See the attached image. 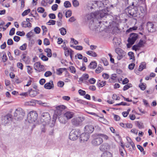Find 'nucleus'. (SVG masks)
I'll return each mask as SVG.
<instances>
[{
	"label": "nucleus",
	"instance_id": "cd10ccee",
	"mask_svg": "<svg viewBox=\"0 0 157 157\" xmlns=\"http://www.w3.org/2000/svg\"><path fill=\"white\" fill-rule=\"evenodd\" d=\"M61 34L62 35H64L67 33L66 29L64 28H62L59 29Z\"/></svg>",
	"mask_w": 157,
	"mask_h": 157
},
{
	"label": "nucleus",
	"instance_id": "bb28decb",
	"mask_svg": "<svg viewBox=\"0 0 157 157\" xmlns=\"http://www.w3.org/2000/svg\"><path fill=\"white\" fill-rule=\"evenodd\" d=\"M66 107L65 106L63 105H61L60 106H58L56 107L57 109L59 111V112L60 113L61 111H62L64 109L66 108Z\"/></svg>",
	"mask_w": 157,
	"mask_h": 157
},
{
	"label": "nucleus",
	"instance_id": "0e129e2a",
	"mask_svg": "<svg viewBox=\"0 0 157 157\" xmlns=\"http://www.w3.org/2000/svg\"><path fill=\"white\" fill-rule=\"evenodd\" d=\"M15 30V29L14 28H12L10 31L9 35L10 36L13 35L14 34Z\"/></svg>",
	"mask_w": 157,
	"mask_h": 157
},
{
	"label": "nucleus",
	"instance_id": "412c9836",
	"mask_svg": "<svg viewBox=\"0 0 157 157\" xmlns=\"http://www.w3.org/2000/svg\"><path fill=\"white\" fill-rule=\"evenodd\" d=\"M87 55L93 57H96L97 56V54L96 52L91 51H89L86 52Z\"/></svg>",
	"mask_w": 157,
	"mask_h": 157
},
{
	"label": "nucleus",
	"instance_id": "7c9ffc66",
	"mask_svg": "<svg viewBox=\"0 0 157 157\" xmlns=\"http://www.w3.org/2000/svg\"><path fill=\"white\" fill-rule=\"evenodd\" d=\"M115 52L117 54H122V53L124 52V51L119 48H116L115 50Z\"/></svg>",
	"mask_w": 157,
	"mask_h": 157
},
{
	"label": "nucleus",
	"instance_id": "79ce46f5",
	"mask_svg": "<svg viewBox=\"0 0 157 157\" xmlns=\"http://www.w3.org/2000/svg\"><path fill=\"white\" fill-rule=\"evenodd\" d=\"M125 52L122 53V54H118V56H117V59L118 60H120L122 59L123 56H124Z\"/></svg>",
	"mask_w": 157,
	"mask_h": 157
},
{
	"label": "nucleus",
	"instance_id": "1a4fd4ad",
	"mask_svg": "<svg viewBox=\"0 0 157 157\" xmlns=\"http://www.w3.org/2000/svg\"><path fill=\"white\" fill-rule=\"evenodd\" d=\"M102 11H97L94 13H90V16L92 18H99L103 17L105 15V13L102 14Z\"/></svg>",
	"mask_w": 157,
	"mask_h": 157
},
{
	"label": "nucleus",
	"instance_id": "4c0bfd02",
	"mask_svg": "<svg viewBox=\"0 0 157 157\" xmlns=\"http://www.w3.org/2000/svg\"><path fill=\"white\" fill-rule=\"evenodd\" d=\"M72 3L73 6L75 7H78L79 6V2L76 0H73L72 1Z\"/></svg>",
	"mask_w": 157,
	"mask_h": 157
},
{
	"label": "nucleus",
	"instance_id": "0eeeda50",
	"mask_svg": "<svg viewBox=\"0 0 157 157\" xmlns=\"http://www.w3.org/2000/svg\"><path fill=\"white\" fill-rule=\"evenodd\" d=\"M84 119V118L81 117L74 118L71 120V123L73 125L77 126H78Z\"/></svg>",
	"mask_w": 157,
	"mask_h": 157
},
{
	"label": "nucleus",
	"instance_id": "58836bf2",
	"mask_svg": "<svg viewBox=\"0 0 157 157\" xmlns=\"http://www.w3.org/2000/svg\"><path fill=\"white\" fill-rule=\"evenodd\" d=\"M37 11L39 13H42L44 12V9L43 7H39L37 9Z\"/></svg>",
	"mask_w": 157,
	"mask_h": 157
},
{
	"label": "nucleus",
	"instance_id": "b1692460",
	"mask_svg": "<svg viewBox=\"0 0 157 157\" xmlns=\"http://www.w3.org/2000/svg\"><path fill=\"white\" fill-rule=\"evenodd\" d=\"M101 65H98L97 68L95 70L96 73H99L103 70V68L101 67Z\"/></svg>",
	"mask_w": 157,
	"mask_h": 157
},
{
	"label": "nucleus",
	"instance_id": "09e8293b",
	"mask_svg": "<svg viewBox=\"0 0 157 157\" xmlns=\"http://www.w3.org/2000/svg\"><path fill=\"white\" fill-rule=\"evenodd\" d=\"M44 45H48L50 44V42L48 39L47 38H45L44 41Z\"/></svg>",
	"mask_w": 157,
	"mask_h": 157
},
{
	"label": "nucleus",
	"instance_id": "338daca9",
	"mask_svg": "<svg viewBox=\"0 0 157 157\" xmlns=\"http://www.w3.org/2000/svg\"><path fill=\"white\" fill-rule=\"evenodd\" d=\"M96 80L93 78L90 79L89 80V82L91 84H94Z\"/></svg>",
	"mask_w": 157,
	"mask_h": 157
},
{
	"label": "nucleus",
	"instance_id": "4be33fe9",
	"mask_svg": "<svg viewBox=\"0 0 157 157\" xmlns=\"http://www.w3.org/2000/svg\"><path fill=\"white\" fill-rule=\"evenodd\" d=\"M97 66V63L96 62L94 61L92 62L89 64L88 66L89 68L90 69H94Z\"/></svg>",
	"mask_w": 157,
	"mask_h": 157
},
{
	"label": "nucleus",
	"instance_id": "8fccbe9b",
	"mask_svg": "<svg viewBox=\"0 0 157 157\" xmlns=\"http://www.w3.org/2000/svg\"><path fill=\"white\" fill-rule=\"evenodd\" d=\"M124 105V106H125V105L128 106L129 105L127 103H126L125 102H122L120 103L117 104L115 105V106H118V105Z\"/></svg>",
	"mask_w": 157,
	"mask_h": 157
},
{
	"label": "nucleus",
	"instance_id": "4d7b16f0",
	"mask_svg": "<svg viewBox=\"0 0 157 157\" xmlns=\"http://www.w3.org/2000/svg\"><path fill=\"white\" fill-rule=\"evenodd\" d=\"M52 75V73L50 71H47L44 74V76L46 77H48L51 76Z\"/></svg>",
	"mask_w": 157,
	"mask_h": 157
},
{
	"label": "nucleus",
	"instance_id": "72a5a7b5",
	"mask_svg": "<svg viewBox=\"0 0 157 157\" xmlns=\"http://www.w3.org/2000/svg\"><path fill=\"white\" fill-rule=\"evenodd\" d=\"M76 101L78 103L82 104L84 105H86L87 104V102L86 101L81 99L77 100H76Z\"/></svg>",
	"mask_w": 157,
	"mask_h": 157
},
{
	"label": "nucleus",
	"instance_id": "e433bc0d",
	"mask_svg": "<svg viewBox=\"0 0 157 157\" xmlns=\"http://www.w3.org/2000/svg\"><path fill=\"white\" fill-rule=\"evenodd\" d=\"M64 6L66 8H68L71 7V5L69 1H65L64 3Z\"/></svg>",
	"mask_w": 157,
	"mask_h": 157
},
{
	"label": "nucleus",
	"instance_id": "f257e3e1",
	"mask_svg": "<svg viewBox=\"0 0 157 157\" xmlns=\"http://www.w3.org/2000/svg\"><path fill=\"white\" fill-rule=\"evenodd\" d=\"M129 17H135L139 16L140 13L138 10L137 6H134L133 8L131 7H128L127 9Z\"/></svg>",
	"mask_w": 157,
	"mask_h": 157
},
{
	"label": "nucleus",
	"instance_id": "3c124183",
	"mask_svg": "<svg viewBox=\"0 0 157 157\" xmlns=\"http://www.w3.org/2000/svg\"><path fill=\"white\" fill-rule=\"evenodd\" d=\"M139 87L140 88V89L143 90H145L146 88L145 85H144L143 83L140 84L139 85Z\"/></svg>",
	"mask_w": 157,
	"mask_h": 157
},
{
	"label": "nucleus",
	"instance_id": "6ab92c4d",
	"mask_svg": "<svg viewBox=\"0 0 157 157\" xmlns=\"http://www.w3.org/2000/svg\"><path fill=\"white\" fill-rule=\"evenodd\" d=\"M101 157H113V155L109 151H105L102 154Z\"/></svg>",
	"mask_w": 157,
	"mask_h": 157
},
{
	"label": "nucleus",
	"instance_id": "f03ea898",
	"mask_svg": "<svg viewBox=\"0 0 157 157\" xmlns=\"http://www.w3.org/2000/svg\"><path fill=\"white\" fill-rule=\"evenodd\" d=\"M37 114L35 111L30 112L28 114L27 120L29 123L34 122L37 118Z\"/></svg>",
	"mask_w": 157,
	"mask_h": 157
},
{
	"label": "nucleus",
	"instance_id": "a18cd8bd",
	"mask_svg": "<svg viewBox=\"0 0 157 157\" xmlns=\"http://www.w3.org/2000/svg\"><path fill=\"white\" fill-rule=\"evenodd\" d=\"M71 11L70 10H68L66 13L65 15L66 17H70L71 15Z\"/></svg>",
	"mask_w": 157,
	"mask_h": 157
},
{
	"label": "nucleus",
	"instance_id": "5fc2aeb1",
	"mask_svg": "<svg viewBox=\"0 0 157 157\" xmlns=\"http://www.w3.org/2000/svg\"><path fill=\"white\" fill-rule=\"evenodd\" d=\"M26 67H27V72L29 74H31L32 72V68L29 66H27Z\"/></svg>",
	"mask_w": 157,
	"mask_h": 157
},
{
	"label": "nucleus",
	"instance_id": "f704fd0d",
	"mask_svg": "<svg viewBox=\"0 0 157 157\" xmlns=\"http://www.w3.org/2000/svg\"><path fill=\"white\" fill-rule=\"evenodd\" d=\"M42 124L41 127V132H45L46 131V129L45 128V125L47 124H46L45 123H42Z\"/></svg>",
	"mask_w": 157,
	"mask_h": 157
},
{
	"label": "nucleus",
	"instance_id": "680f3d73",
	"mask_svg": "<svg viewBox=\"0 0 157 157\" xmlns=\"http://www.w3.org/2000/svg\"><path fill=\"white\" fill-rule=\"evenodd\" d=\"M14 53L16 56H18L20 55V51L18 49H15L14 51Z\"/></svg>",
	"mask_w": 157,
	"mask_h": 157
},
{
	"label": "nucleus",
	"instance_id": "13d9d810",
	"mask_svg": "<svg viewBox=\"0 0 157 157\" xmlns=\"http://www.w3.org/2000/svg\"><path fill=\"white\" fill-rule=\"evenodd\" d=\"M78 92L79 94L81 95H84L86 94V92L81 89L79 90Z\"/></svg>",
	"mask_w": 157,
	"mask_h": 157
},
{
	"label": "nucleus",
	"instance_id": "7ed1b4c3",
	"mask_svg": "<svg viewBox=\"0 0 157 157\" xmlns=\"http://www.w3.org/2000/svg\"><path fill=\"white\" fill-rule=\"evenodd\" d=\"M81 133L79 129H74L72 130L69 135V139L72 140H76L79 136Z\"/></svg>",
	"mask_w": 157,
	"mask_h": 157
},
{
	"label": "nucleus",
	"instance_id": "a211bd4d",
	"mask_svg": "<svg viewBox=\"0 0 157 157\" xmlns=\"http://www.w3.org/2000/svg\"><path fill=\"white\" fill-rule=\"evenodd\" d=\"M64 117L61 116L58 118V120L59 122L63 124H65L67 122V120L64 118Z\"/></svg>",
	"mask_w": 157,
	"mask_h": 157
},
{
	"label": "nucleus",
	"instance_id": "69168bd1",
	"mask_svg": "<svg viewBox=\"0 0 157 157\" xmlns=\"http://www.w3.org/2000/svg\"><path fill=\"white\" fill-rule=\"evenodd\" d=\"M71 42L72 43H73L75 44L76 45L78 44V42L76 40H75L73 38H71Z\"/></svg>",
	"mask_w": 157,
	"mask_h": 157
},
{
	"label": "nucleus",
	"instance_id": "de8ad7c7",
	"mask_svg": "<svg viewBox=\"0 0 157 157\" xmlns=\"http://www.w3.org/2000/svg\"><path fill=\"white\" fill-rule=\"evenodd\" d=\"M137 27L136 26H134L132 28H130L129 29L127 30V32H131L132 30H135L137 29Z\"/></svg>",
	"mask_w": 157,
	"mask_h": 157
},
{
	"label": "nucleus",
	"instance_id": "6e6d98bb",
	"mask_svg": "<svg viewBox=\"0 0 157 157\" xmlns=\"http://www.w3.org/2000/svg\"><path fill=\"white\" fill-rule=\"evenodd\" d=\"M73 48L76 50H81L83 49V47L81 46H76L73 47Z\"/></svg>",
	"mask_w": 157,
	"mask_h": 157
},
{
	"label": "nucleus",
	"instance_id": "ea45409f",
	"mask_svg": "<svg viewBox=\"0 0 157 157\" xmlns=\"http://www.w3.org/2000/svg\"><path fill=\"white\" fill-rule=\"evenodd\" d=\"M30 10L28 9L27 10H25L22 13V15L23 16H25L28 14L30 12Z\"/></svg>",
	"mask_w": 157,
	"mask_h": 157
},
{
	"label": "nucleus",
	"instance_id": "423d86ee",
	"mask_svg": "<svg viewBox=\"0 0 157 157\" xmlns=\"http://www.w3.org/2000/svg\"><path fill=\"white\" fill-rule=\"evenodd\" d=\"M146 27L147 30L150 32L152 33L157 30V23L154 24L149 21L147 23Z\"/></svg>",
	"mask_w": 157,
	"mask_h": 157
},
{
	"label": "nucleus",
	"instance_id": "f8f14e48",
	"mask_svg": "<svg viewBox=\"0 0 157 157\" xmlns=\"http://www.w3.org/2000/svg\"><path fill=\"white\" fill-rule=\"evenodd\" d=\"M85 129L88 133H91L94 131V128L92 125H88L85 126Z\"/></svg>",
	"mask_w": 157,
	"mask_h": 157
},
{
	"label": "nucleus",
	"instance_id": "6e6552de",
	"mask_svg": "<svg viewBox=\"0 0 157 157\" xmlns=\"http://www.w3.org/2000/svg\"><path fill=\"white\" fill-rule=\"evenodd\" d=\"M138 35L137 34L132 33L130 34L128 38V41L131 45L133 44L138 38Z\"/></svg>",
	"mask_w": 157,
	"mask_h": 157
},
{
	"label": "nucleus",
	"instance_id": "a878e982",
	"mask_svg": "<svg viewBox=\"0 0 157 157\" xmlns=\"http://www.w3.org/2000/svg\"><path fill=\"white\" fill-rule=\"evenodd\" d=\"M45 51L47 53V56L50 57L52 56L51 50L48 48H46L45 49Z\"/></svg>",
	"mask_w": 157,
	"mask_h": 157
},
{
	"label": "nucleus",
	"instance_id": "c85d7f7f",
	"mask_svg": "<svg viewBox=\"0 0 157 157\" xmlns=\"http://www.w3.org/2000/svg\"><path fill=\"white\" fill-rule=\"evenodd\" d=\"M98 136L102 137L105 140H107L109 139V137L108 136L106 135L102 134H98L97 135Z\"/></svg>",
	"mask_w": 157,
	"mask_h": 157
},
{
	"label": "nucleus",
	"instance_id": "e2e57ef3",
	"mask_svg": "<svg viewBox=\"0 0 157 157\" xmlns=\"http://www.w3.org/2000/svg\"><path fill=\"white\" fill-rule=\"evenodd\" d=\"M58 5L56 4L53 5L52 7V9L53 11L56 10L58 8Z\"/></svg>",
	"mask_w": 157,
	"mask_h": 157
},
{
	"label": "nucleus",
	"instance_id": "774afa93",
	"mask_svg": "<svg viewBox=\"0 0 157 157\" xmlns=\"http://www.w3.org/2000/svg\"><path fill=\"white\" fill-rule=\"evenodd\" d=\"M102 76L105 79H107L109 78V75L105 73L103 74Z\"/></svg>",
	"mask_w": 157,
	"mask_h": 157
},
{
	"label": "nucleus",
	"instance_id": "37998d69",
	"mask_svg": "<svg viewBox=\"0 0 157 157\" xmlns=\"http://www.w3.org/2000/svg\"><path fill=\"white\" fill-rule=\"evenodd\" d=\"M128 55L130 57V59H134V53L132 52H129L128 53Z\"/></svg>",
	"mask_w": 157,
	"mask_h": 157
},
{
	"label": "nucleus",
	"instance_id": "f3484780",
	"mask_svg": "<svg viewBox=\"0 0 157 157\" xmlns=\"http://www.w3.org/2000/svg\"><path fill=\"white\" fill-rule=\"evenodd\" d=\"M65 42H64L63 43L64 45L63 46V49L64 50V54L66 56H69V54L70 52V50H69L66 47L65 44Z\"/></svg>",
	"mask_w": 157,
	"mask_h": 157
},
{
	"label": "nucleus",
	"instance_id": "c756f323",
	"mask_svg": "<svg viewBox=\"0 0 157 157\" xmlns=\"http://www.w3.org/2000/svg\"><path fill=\"white\" fill-rule=\"evenodd\" d=\"M108 144L106 143H104L100 146V150L102 151H104L107 149L106 148H105V146L107 145Z\"/></svg>",
	"mask_w": 157,
	"mask_h": 157
},
{
	"label": "nucleus",
	"instance_id": "aec40b11",
	"mask_svg": "<svg viewBox=\"0 0 157 157\" xmlns=\"http://www.w3.org/2000/svg\"><path fill=\"white\" fill-rule=\"evenodd\" d=\"M36 102L34 100H32L30 101L26 102L25 105H26L33 106L36 105Z\"/></svg>",
	"mask_w": 157,
	"mask_h": 157
},
{
	"label": "nucleus",
	"instance_id": "2f4dec72",
	"mask_svg": "<svg viewBox=\"0 0 157 157\" xmlns=\"http://www.w3.org/2000/svg\"><path fill=\"white\" fill-rule=\"evenodd\" d=\"M132 85L131 83H128L127 85L124 86L123 88V90L125 91L129 88L132 87Z\"/></svg>",
	"mask_w": 157,
	"mask_h": 157
},
{
	"label": "nucleus",
	"instance_id": "052dcab7",
	"mask_svg": "<svg viewBox=\"0 0 157 157\" xmlns=\"http://www.w3.org/2000/svg\"><path fill=\"white\" fill-rule=\"evenodd\" d=\"M34 31L36 34H38L40 33V29L38 27H36L34 29Z\"/></svg>",
	"mask_w": 157,
	"mask_h": 157
},
{
	"label": "nucleus",
	"instance_id": "2eb2a0df",
	"mask_svg": "<svg viewBox=\"0 0 157 157\" xmlns=\"http://www.w3.org/2000/svg\"><path fill=\"white\" fill-rule=\"evenodd\" d=\"M137 6L138 10L139 9L141 13H144L146 12V6L145 5H143V6L138 5Z\"/></svg>",
	"mask_w": 157,
	"mask_h": 157
},
{
	"label": "nucleus",
	"instance_id": "864d4df0",
	"mask_svg": "<svg viewBox=\"0 0 157 157\" xmlns=\"http://www.w3.org/2000/svg\"><path fill=\"white\" fill-rule=\"evenodd\" d=\"M26 48L27 44L25 43L20 46V49L22 50H24L26 49Z\"/></svg>",
	"mask_w": 157,
	"mask_h": 157
},
{
	"label": "nucleus",
	"instance_id": "dca6fc26",
	"mask_svg": "<svg viewBox=\"0 0 157 157\" xmlns=\"http://www.w3.org/2000/svg\"><path fill=\"white\" fill-rule=\"evenodd\" d=\"M29 96L31 97H33L36 96L37 94V92L33 90L32 89H30L28 91Z\"/></svg>",
	"mask_w": 157,
	"mask_h": 157
},
{
	"label": "nucleus",
	"instance_id": "393cba45",
	"mask_svg": "<svg viewBox=\"0 0 157 157\" xmlns=\"http://www.w3.org/2000/svg\"><path fill=\"white\" fill-rule=\"evenodd\" d=\"M89 78V75L87 74H83L82 77H81L79 79L80 81H82L84 80L87 79Z\"/></svg>",
	"mask_w": 157,
	"mask_h": 157
},
{
	"label": "nucleus",
	"instance_id": "9d476101",
	"mask_svg": "<svg viewBox=\"0 0 157 157\" xmlns=\"http://www.w3.org/2000/svg\"><path fill=\"white\" fill-rule=\"evenodd\" d=\"M89 137L90 136L88 133H82L81 135L80 138V140L81 141L85 142L87 141Z\"/></svg>",
	"mask_w": 157,
	"mask_h": 157
},
{
	"label": "nucleus",
	"instance_id": "603ef678",
	"mask_svg": "<svg viewBox=\"0 0 157 157\" xmlns=\"http://www.w3.org/2000/svg\"><path fill=\"white\" fill-rule=\"evenodd\" d=\"M33 33L32 31H30L26 35V36L27 38H29L31 36H33Z\"/></svg>",
	"mask_w": 157,
	"mask_h": 157
},
{
	"label": "nucleus",
	"instance_id": "39448f33",
	"mask_svg": "<svg viewBox=\"0 0 157 157\" xmlns=\"http://www.w3.org/2000/svg\"><path fill=\"white\" fill-rule=\"evenodd\" d=\"M51 120L50 115L48 112L43 113L41 116L40 121L42 123H44L48 124Z\"/></svg>",
	"mask_w": 157,
	"mask_h": 157
},
{
	"label": "nucleus",
	"instance_id": "4468645a",
	"mask_svg": "<svg viewBox=\"0 0 157 157\" xmlns=\"http://www.w3.org/2000/svg\"><path fill=\"white\" fill-rule=\"evenodd\" d=\"M27 53L23 54L22 56V58L26 64H28L29 63L30 60L29 58V57H26V55Z\"/></svg>",
	"mask_w": 157,
	"mask_h": 157
},
{
	"label": "nucleus",
	"instance_id": "a19ab883",
	"mask_svg": "<svg viewBox=\"0 0 157 157\" xmlns=\"http://www.w3.org/2000/svg\"><path fill=\"white\" fill-rule=\"evenodd\" d=\"M64 82L62 81H59L57 83V86H58L62 88L64 85Z\"/></svg>",
	"mask_w": 157,
	"mask_h": 157
},
{
	"label": "nucleus",
	"instance_id": "ddd939ff",
	"mask_svg": "<svg viewBox=\"0 0 157 157\" xmlns=\"http://www.w3.org/2000/svg\"><path fill=\"white\" fill-rule=\"evenodd\" d=\"M54 85L53 82L52 81H50L49 82L46 83L44 85V87L47 89H50L53 88Z\"/></svg>",
	"mask_w": 157,
	"mask_h": 157
},
{
	"label": "nucleus",
	"instance_id": "49530a36",
	"mask_svg": "<svg viewBox=\"0 0 157 157\" xmlns=\"http://www.w3.org/2000/svg\"><path fill=\"white\" fill-rule=\"evenodd\" d=\"M20 114V110L18 109H16L14 113V117H17Z\"/></svg>",
	"mask_w": 157,
	"mask_h": 157
},
{
	"label": "nucleus",
	"instance_id": "bf43d9fd",
	"mask_svg": "<svg viewBox=\"0 0 157 157\" xmlns=\"http://www.w3.org/2000/svg\"><path fill=\"white\" fill-rule=\"evenodd\" d=\"M135 66L134 63H131L129 65L128 68L130 70H132L134 69Z\"/></svg>",
	"mask_w": 157,
	"mask_h": 157
},
{
	"label": "nucleus",
	"instance_id": "473e14b6",
	"mask_svg": "<svg viewBox=\"0 0 157 157\" xmlns=\"http://www.w3.org/2000/svg\"><path fill=\"white\" fill-rule=\"evenodd\" d=\"M2 53L3 55L2 57V59L3 62H5L6 61L7 59V58L6 56V53L5 52H2V53H0V54Z\"/></svg>",
	"mask_w": 157,
	"mask_h": 157
},
{
	"label": "nucleus",
	"instance_id": "9b49d317",
	"mask_svg": "<svg viewBox=\"0 0 157 157\" xmlns=\"http://www.w3.org/2000/svg\"><path fill=\"white\" fill-rule=\"evenodd\" d=\"M74 113L71 112L67 111L64 114V117H65L67 120H69L72 118L74 116Z\"/></svg>",
	"mask_w": 157,
	"mask_h": 157
},
{
	"label": "nucleus",
	"instance_id": "5701e85b",
	"mask_svg": "<svg viewBox=\"0 0 157 157\" xmlns=\"http://www.w3.org/2000/svg\"><path fill=\"white\" fill-rule=\"evenodd\" d=\"M146 67V64L144 62L142 63L140 65L139 68V71H142Z\"/></svg>",
	"mask_w": 157,
	"mask_h": 157
},
{
	"label": "nucleus",
	"instance_id": "c9c22d12",
	"mask_svg": "<svg viewBox=\"0 0 157 157\" xmlns=\"http://www.w3.org/2000/svg\"><path fill=\"white\" fill-rule=\"evenodd\" d=\"M20 119H22L25 116V111L22 109H20Z\"/></svg>",
	"mask_w": 157,
	"mask_h": 157
},
{
	"label": "nucleus",
	"instance_id": "20e7f679",
	"mask_svg": "<svg viewBox=\"0 0 157 157\" xmlns=\"http://www.w3.org/2000/svg\"><path fill=\"white\" fill-rule=\"evenodd\" d=\"M98 134H95L93 135L94 139L92 141V144L94 146L99 145L103 142L102 139L100 136H98Z\"/></svg>",
	"mask_w": 157,
	"mask_h": 157
},
{
	"label": "nucleus",
	"instance_id": "c03bdc74",
	"mask_svg": "<svg viewBox=\"0 0 157 157\" xmlns=\"http://www.w3.org/2000/svg\"><path fill=\"white\" fill-rule=\"evenodd\" d=\"M69 69L71 72L74 73L76 72L74 66H71L69 67Z\"/></svg>",
	"mask_w": 157,
	"mask_h": 157
}]
</instances>
